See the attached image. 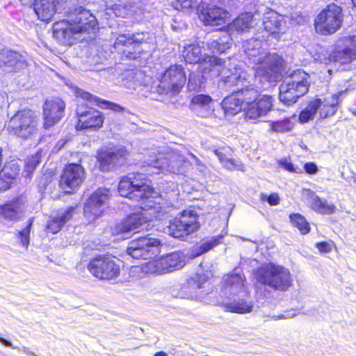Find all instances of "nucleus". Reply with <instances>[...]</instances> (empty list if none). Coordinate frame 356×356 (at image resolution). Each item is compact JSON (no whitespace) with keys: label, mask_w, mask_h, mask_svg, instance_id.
Wrapping results in <instances>:
<instances>
[{"label":"nucleus","mask_w":356,"mask_h":356,"mask_svg":"<svg viewBox=\"0 0 356 356\" xmlns=\"http://www.w3.org/2000/svg\"><path fill=\"white\" fill-rule=\"evenodd\" d=\"M248 62L252 65L255 75L270 81L280 73L283 67L282 58L261 49L257 40H250L244 49Z\"/></svg>","instance_id":"1"},{"label":"nucleus","mask_w":356,"mask_h":356,"mask_svg":"<svg viewBox=\"0 0 356 356\" xmlns=\"http://www.w3.org/2000/svg\"><path fill=\"white\" fill-rule=\"evenodd\" d=\"M119 195L130 200L150 204L157 193L149 177L140 172H130L120 177L117 186Z\"/></svg>","instance_id":"2"},{"label":"nucleus","mask_w":356,"mask_h":356,"mask_svg":"<svg viewBox=\"0 0 356 356\" xmlns=\"http://www.w3.org/2000/svg\"><path fill=\"white\" fill-rule=\"evenodd\" d=\"M39 127L40 115L35 110L23 108L15 111L5 128L10 135L26 140L35 137Z\"/></svg>","instance_id":"3"},{"label":"nucleus","mask_w":356,"mask_h":356,"mask_svg":"<svg viewBox=\"0 0 356 356\" xmlns=\"http://www.w3.org/2000/svg\"><path fill=\"white\" fill-rule=\"evenodd\" d=\"M147 32L124 33L119 34L113 44V52L122 60H134L141 57L145 51L141 46L148 42Z\"/></svg>","instance_id":"4"},{"label":"nucleus","mask_w":356,"mask_h":356,"mask_svg":"<svg viewBox=\"0 0 356 356\" xmlns=\"http://www.w3.org/2000/svg\"><path fill=\"white\" fill-rule=\"evenodd\" d=\"M255 277L261 284L275 291H286L292 284L289 270L271 262L259 267L255 271Z\"/></svg>","instance_id":"5"},{"label":"nucleus","mask_w":356,"mask_h":356,"mask_svg":"<svg viewBox=\"0 0 356 356\" xmlns=\"http://www.w3.org/2000/svg\"><path fill=\"white\" fill-rule=\"evenodd\" d=\"M341 92L332 94L326 97L316 95L310 99L306 107L298 115V121L300 123H306L313 119L318 112L322 119L334 115L340 104L339 97Z\"/></svg>","instance_id":"6"},{"label":"nucleus","mask_w":356,"mask_h":356,"mask_svg":"<svg viewBox=\"0 0 356 356\" xmlns=\"http://www.w3.org/2000/svg\"><path fill=\"white\" fill-rule=\"evenodd\" d=\"M343 19L342 8L334 3H330L316 15L314 20V28L320 35H331L341 28Z\"/></svg>","instance_id":"7"},{"label":"nucleus","mask_w":356,"mask_h":356,"mask_svg":"<svg viewBox=\"0 0 356 356\" xmlns=\"http://www.w3.org/2000/svg\"><path fill=\"white\" fill-rule=\"evenodd\" d=\"M120 259L110 253L97 254L87 264L88 272L101 281L117 279L121 272Z\"/></svg>","instance_id":"8"},{"label":"nucleus","mask_w":356,"mask_h":356,"mask_svg":"<svg viewBox=\"0 0 356 356\" xmlns=\"http://www.w3.org/2000/svg\"><path fill=\"white\" fill-rule=\"evenodd\" d=\"M143 204L140 210L127 215L115 225V231L117 234L130 232H138L143 225L152 220V214L158 213L162 209L161 203L157 201Z\"/></svg>","instance_id":"9"},{"label":"nucleus","mask_w":356,"mask_h":356,"mask_svg":"<svg viewBox=\"0 0 356 356\" xmlns=\"http://www.w3.org/2000/svg\"><path fill=\"white\" fill-rule=\"evenodd\" d=\"M200 227L197 213L191 209H185L170 220L168 231L172 237L183 238L197 232Z\"/></svg>","instance_id":"10"},{"label":"nucleus","mask_w":356,"mask_h":356,"mask_svg":"<svg viewBox=\"0 0 356 356\" xmlns=\"http://www.w3.org/2000/svg\"><path fill=\"white\" fill-rule=\"evenodd\" d=\"M129 152L125 147H102L96 152L95 158L98 169L108 172L121 168L127 163Z\"/></svg>","instance_id":"11"},{"label":"nucleus","mask_w":356,"mask_h":356,"mask_svg":"<svg viewBox=\"0 0 356 356\" xmlns=\"http://www.w3.org/2000/svg\"><path fill=\"white\" fill-rule=\"evenodd\" d=\"M326 59L328 63H338L341 65H349L356 60V35L341 38L331 46Z\"/></svg>","instance_id":"12"},{"label":"nucleus","mask_w":356,"mask_h":356,"mask_svg":"<svg viewBox=\"0 0 356 356\" xmlns=\"http://www.w3.org/2000/svg\"><path fill=\"white\" fill-rule=\"evenodd\" d=\"M76 130L97 131L103 128L105 122L104 114L99 110L86 104L79 105L76 109Z\"/></svg>","instance_id":"13"},{"label":"nucleus","mask_w":356,"mask_h":356,"mask_svg":"<svg viewBox=\"0 0 356 356\" xmlns=\"http://www.w3.org/2000/svg\"><path fill=\"white\" fill-rule=\"evenodd\" d=\"M86 170L79 163H67L62 170L58 186L65 194L74 193L83 183Z\"/></svg>","instance_id":"14"},{"label":"nucleus","mask_w":356,"mask_h":356,"mask_svg":"<svg viewBox=\"0 0 356 356\" xmlns=\"http://www.w3.org/2000/svg\"><path fill=\"white\" fill-rule=\"evenodd\" d=\"M161 240L148 236H140L129 242L127 252L136 259H147L154 254L153 248L161 246Z\"/></svg>","instance_id":"15"},{"label":"nucleus","mask_w":356,"mask_h":356,"mask_svg":"<svg viewBox=\"0 0 356 356\" xmlns=\"http://www.w3.org/2000/svg\"><path fill=\"white\" fill-rule=\"evenodd\" d=\"M67 17L72 21V26L78 33H90L97 28L96 17L88 9L81 6L70 10Z\"/></svg>","instance_id":"16"},{"label":"nucleus","mask_w":356,"mask_h":356,"mask_svg":"<svg viewBox=\"0 0 356 356\" xmlns=\"http://www.w3.org/2000/svg\"><path fill=\"white\" fill-rule=\"evenodd\" d=\"M309 87V83L306 77L282 83L280 86L279 99L285 105H292L307 93Z\"/></svg>","instance_id":"17"},{"label":"nucleus","mask_w":356,"mask_h":356,"mask_svg":"<svg viewBox=\"0 0 356 356\" xmlns=\"http://www.w3.org/2000/svg\"><path fill=\"white\" fill-rule=\"evenodd\" d=\"M186 82V75L181 65H171L162 74L161 83L168 92L175 95L180 92Z\"/></svg>","instance_id":"18"},{"label":"nucleus","mask_w":356,"mask_h":356,"mask_svg":"<svg viewBox=\"0 0 356 356\" xmlns=\"http://www.w3.org/2000/svg\"><path fill=\"white\" fill-rule=\"evenodd\" d=\"M65 102L59 97L45 100L42 107V127L49 129L55 126L64 116Z\"/></svg>","instance_id":"19"},{"label":"nucleus","mask_w":356,"mask_h":356,"mask_svg":"<svg viewBox=\"0 0 356 356\" xmlns=\"http://www.w3.org/2000/svg\"><path fill=\"white\" fill-rule=\"evenodd\" d=\"M110 196V190L107 188L101 187L94 191L84 204L83 211L86 215L93 218L102 216L104 213L103 207Z\"/></svg>","instance_id":"20"},{"label":"nucleus","mask_w":356,"mask_h":356,"mask_svg":"<svg viewBox=\"0 0 356 356\" xmlns=\"http://www.w3.org/2000/svg\"><path fill=\"white\" fill-rule=\"evenodd\" d=\"M51 29L54 38L63 45L70 46L77 41L75 35L78 32L72 26L70 17L54 22Z\"/></svg>","instance_id":"21"},{"label":"nucleus","mask_w":356,"mask_h":356,"mask_svg":"<svg viewBox=\"0 0 356 356\" xmlns=\"http://www.w3.org/2000/svg\"><path fill=\"white\" fill-rule=\"evenodd\" d=\"M183 260L179 253L172 252L160 257L149 262L152 271L156 274H163L177 270L183 266Z\"/></svg>","instance_id":"22"},{"label":"nucleus","mask_w":356,"mask_h":356,"mask_svg":"<svg viewBox=\"0 0 356 356\" xmlns=\"http://www.w3.org/2000/svg\"><path fill=\"white\" fill-rule=\"evenodd\" d=\"M199 17L206 26H219L226 23L229 13L216 6L201 5L199 6Z\"/></svg>","instance_id":"23"},{"label":"nucleus","mask_w":356,"mask_h":356,"mask_svg":"<svg viewBox=\"0 0 356 356\" xmlns=\"http://www.w3.org/2000/svg\"><path fill=\"white\" fill-rule=\"evenodd\" d=\"M26 204V198L19 195L0 204V217L6 221L17 222Z\"/></svg>","instance_id":"24"},{"label":"nucleus","mask_w":356,"mask_h":356,"mask_svg":"<svg viewBox=\"0 0 356 356\" xmlns=\"http://www.w3.org/2000/svg\"><path fill=\"white\" fill-rule=\"evenodd\" d=\"M263 25L268 35L276 39L280 38L286 32V22L282 15L274 10L265 14Z\"/></svg>","instance_id":"25"},{"label":"nucleus","mask_w":356,"mask_h":356,"mask_svg":"<svg viewBox=\"0 0 356 356\" xmlns=\"http://www.w3.org/2000/svg\"><path fill=\"white\" fill-rule=\"evenodd\" d=\"M273 102L272 96L259 93L254 103L247 109L246 116L250 119H256L265 115L271 110Z\"/></svg>","instance_id":"26"},{"label":"nucleus","mask_w":356,"mask_h":356,"mask_svg":"<svg viewBox=\"0 0 356 356\" xmlns=\"http://www.w3.org/2000/svg\"><path fill=\"white\" fill-rule=\"evenodd\" d=\"M225 60L215 56L205 54L198 67V72L202 77L209 76L213 73L218 76L223 72Z\"/></svg>","instance_id":"27"},{"label":"nucleus","mask_w":356,"mask_h":356,"mask_svg":"<svg viewBox=\"0 0 356 356\" xmlns=\"http://www.w3.org/2000/svg\"><path fill=\"white\" fill-rule=\"evenodd\" d=\"M58 4L59 0H35L33 9L38 17L47 23L56 14Z\"/></svg>","instance_id":"28"},{"label":"nucleus","mask_w":356,"mask_h":356,"mask_svg":"<svg viewBox=\"0 0 356 356\" xmlns=\"http://www.w3.org/2000/svg\"><path fill=\"white\" fill-rule=\"evenodd\" d=\"M24 63L19 53L7 51L2 54L0 59V68L6 73H13L22 68Z\"/></svg>","instance_id":"29"},{"label":"nucleus","mask_w":356,"mask_h":356,"mask_svg":"<svg viewBox=\"0 0 356 356\" xmlns=\"http://www.w3.org/2000/svg\"><path fill=\"white\" fill-rule=\"evenodd\" d=\"M77 207V205L70 206L67 208L62 215L51 217L47 222L45 231L52 234L58 233L64 225L72 218Z\"/></svg>","instance_id":"30"},{"label":"nucleus","mask_w":356,"mask_h":356,"mask_svg":"<svg viewBox=\"0 0 356 356\" xmlns=\"http://www.w3.org/2000/svg\"><path fill=\"white\" fill-rule=\"evenodd\" d=\"M246 277L243 273L229 272L224 275L221 280L222 289L232 293L243 291L245 286Z\"/></svg>","instance_id":"31"},{"label":"nucleus","mask_w":356,"mask_h":356,"mask_svg":"<svg viewBox=\"0 0 356 356\" xmlns=\"http://www.w3.org/2000/svg\"><path fill=\"white\" fill-rule=\"evenodd\" d=\"M222 166L231 171L243 170L242 163L232 158L233 150L229 146L219 147L213 150Z\"/></svg>","instance_id":"32"},{"label":"nucleus","mask_w":356,"mask_h":356,"mask_svg":"<svg viewBox=\"0 0 356 356\" xmlns=\"http://www.w3.org/2000/svg\"><path fill=\"white\" fill-rule=\"evenodd\" d=\"M78 97L82 99L93 103L97 107L102 109H109L115 113H122L124 111V108L121 105L115 102L103 99L88 91L80 90L77 92Z\"/></svg>","instance_id":"33"},{"label":"nucleus","mask_w":356,"mask_h":356,"mask_svg":"<svg viewBox=\"0 0 356 356\" xmlns=\"http://www.w3.org/2000/svg\"><path fill=\"white\" fill-rule=\"evenodd\" d=\"M225 71V70H223ZM220 77V81L224 86L228 88L238 85L245 79L244 72L241 67H234L232 69L226 70Z\"/></svg>","instance_id":"34"},{"label":"nucleus","mask_w":356,"mask_h":356,"mask_svg":"<svg viewBox=\"0 0 356 356\" xmlns=\"http://www.w3.org/2000/svg\"><path fill=\"white\" fill-rule=\"evenodd\" d=\"M230 36L225 33L207 43V49L214 56L222 54L231 48Z\"/></svg>","instance_id":"35"},{"label":"nucleus","mask_w":356,"mask_h":356,"mask_svg":"<svg viewBox=\"0 0 356 356\" xmlns=\"http://www.w3.org/2000/svg\"><path fill=\"white\" fill-rule=\"evenodd\" d=\"M234 92L243 105L245 115H247V109L254 103L259 91L253 87L246 86Z\"/></svg>","instance_id":"36"},{"label":"nucleus","mask_w":356,"mask_h":356,"mask_svg":"<svg viewBox=\"0 0 356 356\" xmlns=\"http://www.w3.org/2000/svg\"><path fill=\"white\" fill-rule=\"evenodd\" d=\"M222 108L227 114L236 115L244 110V106L238 97L233 92L227 95L222 102Z\"/></svg>","instance_id":"37"},{"label":"nucleus","mask_w":356,"mask_h":356,"mask_svg":"<svg viewBox=\"0 0 356 356\" xmlns=\"http://www.w3.org/2000/svg\"><path fill=\"white\" fill-rule=\"evenodd\" d=\"M289 222L293 227L296 228L302 235L309 234L311 231L309 222L300 213H292L289 216Z\"/></svg>","instance_id":"38"},{"label":"nucleus","mask_w":356,"mask_h":356,"mask_svg":"<svg viewBox=\"0 0 356 356\" xmlns=\"http://www.w3.org/2000/svg\"><path fill=\"white\" fill-rule=\"evenodd\" d=\"M222 307L227 312L240 314L250 313L253 309L252 304L245 300L225 303Z\"/></svg>","instance_id":"39"},{"label":"nucleus","mask_w":356,"mask_h":356,"mask_svg":"<svg viewBox=\"0 0 356 356\" xmlns=\"http://www.w3.org/2000/svg\"><path fill=\"white\" fill-rule=\"evenodd\" d=\"M184 54L186 62L191 64H200L203 58L201 48L197 44H192L186 47Z\"/></svg>","instance_id":"40"},{"label":"nucleus","mask_w":356,"mask_h":356,"mask_svg":"<svg viewBox=\"0 0 356 356\" xmlns=\"http://www.w3.org/2000/svg\"><path fill=\"white\" fill-rule=\"evenodd\" d=\"M311 207L315 211L321 214H332L336 210L334 204H327L326 200L316 195L312 199Z\"/></svg>","instance_id":"41"},{"label":"nucleus","mask_w":356,"mask_h":356,"mask_svg":"<svg viewBox=\"0 0 356 356\" xmlns=\"http://www.w3.org/2000/svg\"><path fill=\"white\" fill-rule=\"evenodd\" d=\"M252 16L251 14L245 13L240 14L232 22L233 29L238 32L248 31L251 26Z\"/></svg>","instance_id":"42"},{"label":"nucleus","mask_w":356,"mask_h":356,"mask_svg":"<svg viewBox=\"0 0 356 356\" xmlns=\"http://www.w3.org/2000/svg\"><path fill=\"white\" fill-rule=\"evenodd\" d=\"M225 234H220L204 240L196 249V255H201L211 250L213 247L219 244Z\"/></svg>","instance_id":"43"},{"label":"nucleus","mask_w":356,"mask_h":356,"mask_svg":"<svg viewBox=\"0 0 356 356\" xmlns=\"http://www.w3.org/2000/svg\"><path fill=\"white\" fill-rule=\"evenodd\" d=\"M294 122L289 117L273 121L270 123V129L274 132H288L293 129Z\"/></svg>","instance_id":"44"},{"label":"nucleus","mask_w":356,"mask_h":356,"mask_svg":"<svg viewBox=\"0 0 356 356\" xmlns=\"http://www.w3.org/2000/svg\"><path fill=\"white\" fill-rule=\"evenodd\" d=\"M19 172V165L13 163H7L4 165L2 164L1 170H0V173L2 175V177H6L11 184H13L14 180L17 177Z\"/></svg>","instance_id":"45"},{"label":"nucleus","mask_w":356,"mask_h":356,"mask_svg":"<svg viewBox=\"0 0 356 356\" xmlns=\"http://www.w3.org/2000/svg\"><path fill=\"white\" fill-rule=\"evenodd\" d=\"M33 218H31L29 219L28 222L23 229L17 232V236L19 240L20 243L22 246L27 248L29 245L30 242V234L31 229L33 226Z\"/></svg>","instance_id":"46"},{"label":"nucleus","mask_w":356,"mask_h":356,"mask_svg":"<svg viewBox=\"0 0 356 356\" xmlns=\"http://www.w3.org/2000/svg\"><path fill=\"white\" fill-rule=\"evenodd\" d=\"M40 162L41 154L40 152H37L27 158L24 165V170L27 172L28 175H31L34 172Z\"/></svg>","instance_id":"47"},{"label":"nucleus","mask_w":356,"mask_h":356,"mask_svg":"<svg viewBox=\"0 0 356 356\" xmlns=\"http://www.w3.org/2000/svg\"><path fill=\"white\" fill-rule=\"evenodd\" d=\"M278 164L280 167L289 172L297 174H302L303 172V170L298 165H295L291 162L290 156L280 159L278 161Z\"/></svg>","instance_id":"48"},{"label":"nucleus","mask_w":356,"mask_h":356,"mask_svg":"<svg viewBox=\"0 0 356 356\" xmlns=\"http://www.w3.org/2000/svg\"><path fill=\"white\" fill-rule=\"evenodd\" d=\"M196 2L194 0H175L173 5L175 8L179 10H187L192 9Z\"/></svg>","instance_id":"49"},{"label":"nucleus","mask_w":356,"mask_h":356,"mask_svg":"<svg viewBox=\"0 0 356 356\" xmlns=\"http://www.w3.org/2000/svg\"><path fill=\"white\" fill-rule=\"evenodd\" d=\"M55 171L53 169L45 170L39 179L40 184L43 186H47L53 181Z\"/></svg>","instance_id":"50"},{"label":"nucleus","mask_w":356,"mask_h":356,"mask_svg":"<svg viewBox=\"0 0 356 356\" xmlns=\"http://www.w3.org/2000/svg\"><path fill=\"white\" fill-rule=\"evenodd\" d=\"M315 246L321 253L325 254L330 252L335 246V244L333 241L329 240L328 241L317 242Z\"/></svg>","instance_id":"51"},{"label":"nucleus","mask_w":356,"mask_h":356,"mask_svg":"<svg viewBox=\"0 0 356 356\" xmlns=\"http://www.w3.org/2000/svg\"><path fill=\"white\" fill-rule=\"evenodd\" d=\"M211 97L208 95L200 94L194 96L192 102L194 104L204 106L209 104L211 102Z\"/></svg>","instance_id":"52"},{"label":"nucleus","mask_w":356,"mask_h":356,"mask_svg":"<svg viewBox=\"0 0 356 356\" xmlns=\"http://www.w3.org/2000/svg\"><path fill=\"white\" fill-rule=\"evenodd\" d=\"M303 170V172H305L307 175H315V174H316L318 172V168L317 165L314 162L309 161V162H306L303 165V170Z\"/></svg>","instance_id":"53"},{"label":"nucleus","mask_w":356,"mask_h":356,"mask_svg":"<svg viewBox=\"0 0 356 356\" xmlns=\"http://www.w3.org/2000/svg\"><path fill=\"white\" fill-rule=\"evenodd\" d=\"M208 277L204 274H196L193 278L197 288H201L202 284L208 280Z\"/></svg>","instance_id":"54"},{"label":"nucleus","mask_w":356,"mask_h":356,"mask_svg":"<svg viewBox=\"0 0 356 356\" xmlns=\"http://www.w3.org/2000/svg\"><path fill=\"white\" fill-rule=\"evenodd\" d=\"M11 186L10 182L6 177H3L0 173V193L8 190Z\"/></svg>","instance_id":"55"},{"label":"nucleus","mask_w":356,"mask_h":356,"mask_svg":"<svg viewBox=\"0 0 356 356\" xmlns=\"http://www.w3.org/2000/svg\"><path fill=\"white\" fill-rule=\"evenodd\" d=\"M266 200L270 206H276L280 204V199L277 193H271L266 197Z\"/></svg>","instance_id":"56"},{"label":"nucleus","mask_w":356,"mask_h":356,"mask_svg":"<svg viewBox=\"0 0 356 356\" xmlns=\"http://www.w3.org/2000/svg\"><path fill=\"white\" fill-rule=\"evenodd\" d=\"M154 356H168V354L164 351H159L154 353Z\"/></svg>","instance_id":"57"},{"label":"nucleus","mask_w":356,"mask_h":356,"mask_svg":"<svg viewBox=\"0 0 356 356\" xmlns=\"http://www.w3.org/2000/svg\"><path fill=\"white\" fill-rule=\"evenodd\" d=\"M3 149L0 147V170H1V165L3 164Z\"/></svg>","instance_id":"58"},{"label":"nucleus","mask_w":356,"mask_h":356,"mask_svg":"<svg viewBox=\"0 0 356 356\" xmlns=\"http://www.w3.org/2000/svg\"><path fill=\"white\" fill-rule=\"evenodd\" d=\"M22 4L26 5L31 2L32 0H19Z\"/></svg>","instance_id":"59"},{"label":"nucleus","mask_w":356,"mask_h":356,"mask_svg":"<svg viewBox=\"0 0 356 356\" xmlns=\"http://www.w3.org/2000/svg\"><path fill=\"white\" fill-rule=\"evenodd\" d=\"M26 353L30 356H36L35 354L33 352H26Z\"/></svg>","instance_id":"60"},{"label":"nucleus","mask_w":356,"mask_h":356,"mask_svg":"<svg viewBox=\"0 0 356 356\" xmlns=\"http://www.w3.org/2000/svg\"><path fill=\"white\" fill-rule=\"evenodd\" d=\"M353 6L356 8V0H352Z\"/></svg>","instance_id":"61"},{"label":"nucleus","mask_w":356,"mask_h":356,"mask_svg":"<svg viewBox=\"0 0 356 356\" xmlns=\"http://www.w3.org/2000/svg\"><path fill=\"white\" fill-rule=\"evenodd\" d=\"M3 343H4L5 345H6V346H9V345H10V343H9V342H8V341H6V340H3Z\"/></svg>","instance_id":"62"}]
</instances>
